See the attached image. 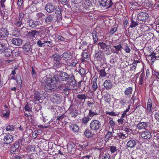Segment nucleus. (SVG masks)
<instances>
[{
    "mask_svg": "<svg viewBox=\"0 0 159 159\" xmlns=\"http://www.w3.org/2000/svg\"><path fill=\"white\" fill-rule=\"evenodd\" d=\"M117 150L118 149L116 146H111L109 147V151H110L111 153H116V154H114L112 156V157L113 159L115 158V157L117 155Z\"/></svg>",
    "mask_w": 159,
    "mask_h": 159,
    "instance_id": "22",
    "label": "nucleus"
},
{
    "mask_svg": "<svg viewBox=\"0 0 159 159\" xmlns=\"http://www.w3.org/2000/svg\"><path fill=\"white\" fill-rule=\"evenodd\" d=\"M100 76L99 77H103L107 75V73L105 72L104 69L100 70L99 73Z\"/></svg>",
    "mask_w": 159,
    "mask_h": 159,
    "instance_id": "45",
    "label": "nucleus"
},
{
    "mask_svg": "<svg viewBox=\"0 0 159 159\" xmlns=\"http://www.w3.org/2000/svg\"><path fill=\"white\" fill-rule=\"evenodd\" d=\"M148 123L145 122H139L137 126V128L139 130L142 129H145L148 127Z\"/></svg>",
    "mask_w": 159,
    "mask_h": 159,
    "instance_id": "18",
    "label": "nucleus"
},
{
    "mask_svg": "<svg viewBox=\"0 0 159 159\" xmlns=\"http://www.w3.org/2000/svg\"><path fill=\"white\" fill-rule=\"evenodd\" d=\"M68 82L69 84L71 86L74 87L76 84V81L75 79V76L73 75H72L69 76L68 79Z\"/></svg>",
    "mask_w": 159,
    "mask_h": 159,
    "instance_id": "20",
    "label": "nucleus"
},
{
    "mask_svg": "<svg viewBox=\"0 0 159 159\" xmlns=\"http://www.w3.org/2000/svg\"><path fill=\"white\" fill-rule=\"evenodd\" d=\"M145 78V74L143 73H142L139 77V84L140 85H142L143 81H144Z\"/></svg>",
    "mask_w": 159,
    "mask_h": 159,
    "instance_id": "35",
    "label": "nucleus"
},
{
    "mask_svg": "<svg viewBox=\"0 0 159 159\" xmlns=\"http://www.w3.org/2000/svg\"><path fill=\"white\" fill-rule=\"evenodd\" d=\"M15 129L14 125L9 124L6 126V130L7 131H13Z\"/></svg>",
    "mask_w": 159,
    "mask_h": 159,
    "instance_id": "42",
    "label": "nucleus"
},
{
    "mask_svg": "<svg viewBox=\"0 0 159 159\" xmlns=\"http://www.w3.org/2000/svg\"><path fill=\"white\" fill-rule=\"evenodd\" d=\"M37 31L35 30L32 31L31 32H29L28 34V35L32 37H34V36L36 34Z\"/></svg>",
    "mask_w": 159,
    "mask_h": 159,
    "instance_id": "50",
    "label": "nucleus"
},
{
    "mask_svg": "<svg viewBox=\"0 0 159 159\" xmlns=\"http://www.w3.org/2000/svg\"><path fill=\"white\" fill-rule=\"evenodd\" d=\"M61 100V98L59 94H56L52 95L51 97V102L54 103L58 104L60 103Z\"/></svg>",
    "mask_w": 159,
    "mask_h": 159,
    "instance_id": "4",
    "label": "nucleus"
},
{
    "mask_svg": "<svg viewBox=\"0 0 159 159\" xmlns=\"http://www.w3.org/2000/svg\"><path fill=\"white\" fill-rule=\"evenodd\" d=\"M87 43L86 41H83L81 46L79 47V49L85 50L86 48H88Z\"/></svg>",
    "mask_w": 159,
    "mask_h": 159,
    "instance_id": "37",
    "label": "nucleus"
},
{
    "mask_svg": "<svg viewBox=\"0 0 159 159\" xmlns=\"http://www.w3.org/2000/svg\"><path fill=\"white\" fill-rule=\"evenodd\" d=\"M52 58L56 62L60 61L61 59V56L57 54H54L52 55Z\"/></svg>",
    "mask_w": 159,
    "mask_h": 159,
    "instance_id": "29",
    "label": "nucleus"
},
{
    "mask_svg": "<svg viewBox=\"0 0 159 159\" xmlns=\"http://www.w3.org/2000/svg\"><path fill=\"white\" fill-rule=\"evenodd\" d=\"M23 23L22 21L17 19L15 21H13L12 23L14 27L17 29L23 27Z\"/></svg>",
    "mask_w": 159,
    "mask_h": 159,
    "instance_id": "9",
    "label": "nucleus"
},
{
    "mask_svg": "<svg viewBox=\"0 0 159 159\" xmlns=\"http://www.w3.org/2000/svg\"><path fill=\"white\" fill-rule=\"evenodd\" d=\"M92 4V2L90 0H83L81 4V6L84 9L88 10L91 7Z\"/></svg>",
    "mask_w": 159,
    "mask_h": 159,
    "instance_id": "7",
    "label": "nucleus"
},
{
    "mask_svg": "<svg viewBox=\"0 0 159 159\" xmlns=\"http://www.w3.org/2000/svg\"><path fill=\"white\" fill-rule=\"evenodd\" d=\"M13 44L16 46H20L22 43V40L21 39L19 38H13L11 40Z\"/></svg>",
    "mask_w": 159,
    "mask_h": 159,
    "instance_id": "21",
    "label": "nucleus"
},
{
    "mask_svg": "<svg viewBox=\"0 0 159 159\" xmlns=\"http://www.w3.org/2000/svg\"><path fill=\"white\" fill-rule=\"evenodd\" d=\"M25 111H31V108L30 106L27 103L25 107Z\"/></svg>",
    "mask_w": 159,
    "mask_h": 159,
    "instance_id": "53",
    "label": "nucleus"
},
{
    "mask_svg": "<svg viewBox=\"0 0 159 159\" xmlns=\"http://www.w3.org/2000/svg\"><path fill=\"white\" fill-rule=\"evenodd\" d=\"M117 58L115 56H111L110 60V63L112 64L115 63L116 61Z\"/></svg>",
    "mask_w": 159,
    "mask_h": 159,
    "instance_id": "57",
    "label": "nucleus"
},
{
    "mask_svg": "<svg viewBox=\"0 0 159 159\" xmlns=\"http://www.w3.org/2000/svg\"><path fill=\"white\" fill-rule=\"evenodd\" d=\"M45 10L49 13L53 12L55 9V7L50 3H48L45 7Z\"/></svg>",
    "mask_w": 159,
    "mask_h": 159,
    "instance_id": "11",
    "label": "nucleus"
},
{
    "mask_svg": "<svg viewBox=\"0 0 159 159\" xmlns=\"http://www.w3.org/2000/svg\"><path fill=\"white\" fill-rule=\"evenodd\" d=\"M38 19H42L45 16L44 14L42 12H39L37 13L36 15Z\"/></svg>",
    "mask_w": 159,
    "mask_h": 159,
    "instance_id": "47",
    "label": "nucleus"
},
{
    "mask_svg": "<svg viewBox=\"0 0 159 159\" xmlns=\"http://www.w3.org/2000/svg\"><path fill=\"white\" fill-rule=\"evenodd\" d=\"M37 44L38 46L39 47H44L45 44L43 42V40L42 41L39 40L37 42Z\"/></svg>",
    "mask_w": 159,
    "mask_h": 159,
    "instance_id": "55",
    "label": "nucleus"
},
{
    "mask_svg": "<svg viewBox=\"0 0 159 159\" xmlns=\"http://www.w3.org/2000/svg\"><path fill=\"white\" fill-rule=\"evenodd\" d=\"M53 16L49 15L45 19V22L48 24H50L52 22L53 19Z\"/></svg>",
    "mask_w": 159,
    "mask_h": 159,
    "instance_id": "25",
    "label": "nucleus"
},
{
    "mask_svg": "<svg viewBox=\"0 0 159 159\" xmlns=\"http://www.w3.org/2000/svg\"><path fill=\"white\" fill-rule=\"evenodd\" d=\"M154 117L157 121L159 122V111L155 112L154 115Z\"/></svg>",
    "mask_w": 159,
    "mask_h": 159,
    "instance_id": "60",
    "label": "nucleus"
},
{
    "mask_svg": "<svg viewBox=\"0 0 159 159\" xmlns=\"http://www.w3.org/2000/svg\"><path fill=\"white\" fill-rule=\"evenodd\" d=\"M3 52L4 56L6 57H10L13 56L12 50L11 49L8 48V46Z\"/></svg>",
    "mask_w": 159,
    "mask_h": 159,
    "instance_id": "19",
    "label": "nucleus"
},
{
    "mask_svg": "<svg viewBox=\"0 0 159 159\" xmlns=\"http://www.w3.org/2000/svg\"><path fill=\"white\" fill-rule=\"evenodd\" d=\"M117 30V28L115 27L111 28L110 31V34H113Z\"/></svg>",
    "mask_w": 159,
    "mask_h": 159,
    "instance_id": "62",
    "label": "nucleus"
},
{
    "mask_svg": "<svg viewBox=\"0 0 159 159\" xmlns=\"http://www.w3.org/2000/svg\"><path fill=\"white\" fill-rule=\"evenodd\" d=\"M15 80H16L17 84L20 86L21 85L22 83V80L20 77L19 76V77H16V78Z\"/></svg>",
    "mask_w": 159,
    "mask_h": 159,
    "instance_id": "58",
    "label": "nucleus"
},
{
    "mask_svg": "<svg viewBox=\"0 0 159 159\" xmlns=\"http://www.w3.org/2000/svg\"><path fill=\"white\" fill-rule=\"evenodd\" d=\"M101 127V123L97 120H92L90 124V129L93 130H97L99 129Z\"/></svg>",
    "mask_w": 159,
    "mask_h": 159,
    "instance_id": "2",
    "label": "nucleus"
},
{
    "mask_svg": "<svg viewBox=\"0 0 159 159\" xmlns=\"http://www.w3.org/2000/svg\"><path fill=\"white\" fill-rule=\"evenodd\" d=\"M147 58L152 62L153 64L156 60V58L155 57V53H152L151 55H148L147 56Z\"/></svg>",
    "mask_w": 159,
    "mask_h": 159,
    "instance_id": "34",
    "label": "nucleus"
},
{
    "mask_svg": "<svg viewBox=\"0 0 159 159\" xmlns=\"http://www.w3.org/2000/svg\"><path fill=\"white\" fill-rule=\"evenodd\" d=\"M63 59L67 63L69 61H70L72 58V56L70 53L67 52H64L62 55Z\"/></svg>",
    "mask_w": 159,
    "mask_h": 159,
    "instance_id": "16",
    "label": "nucleus"
},
{
    "mask_svg": "<svg viewBox=\"0 0 159 159\" xmlns=\"http://www.w3.org/2000/svg\"><path fill=\"white\" fill-rule=\"evenodd\" d=\"M113 84L111 81L109 80H106L104 82L103 85L107 89H110L112 87Z\"/></svg>",
    "mask_w": 159,
    "mask_h": 159,
    "instance_id": "17",
    "label": "nucleus"
},
{
    "mask_svg": "<svg viewBox=\"0 0 159 159\" xmlns=\"http://www.w3.org/2000/svg\"><path fill=\"white\" fill-rule=\"evenodd\" d=\"M152 75L155 80H159V72L154 70L152 73Z\"/></svg>",
    "mask_w": 159,
    "mask_h": 159,
    "instance_id": "40",
    "label": "nucleus"
},
{
    "mask_svg": "<svg viewBox=\"0 0 159 159\" xmlns=\"http://www.w3.org/2000/svg\"><path fill=\"white\" fill-rule=\"evenodd\" d=\"M106 114L109 115L111 116H118V115L119 114V113L118 114H117L116 113H115L113 111H111V112H108L107 111L106 112Z\"/></svg>",
    "mask_w": 159,
    "mask_h": 159,
    "instance_id": "61",
    "label": "nucleus"
},
{
    "mask_svg": "<svg viewBox=\"0 0 159 159\" xmlns=\"http://www.w3.org/2000/svg\"><path fill=\"white\" fill-rule=\"evenodd\" d=\"M136 144V141L135 140L131 139L127 142L126 146L128 148H134Z\"/></svg>",
    "mask_w": 159,
    "mask_h": 159,
    "instance_id": "14",
    "label": "nucleus"
},
{
    "mask_svg": "<svg viewBox=\"0 0 159 159\" xmlns=\"http://www.w3.org/2000/svg\"><path fill=\"white\" fill-rule=\"evenodd\" d=\"M90 120V118L89 116H84L82 119V123L86 125Z\"/></svg>",
    "mask_w": 159,
    "mask_h": 159,
    "instance_id": "31",
    "label": "nucleus"
},
{
    "mask_svg": "<svg viewBox=\"0 0 159 159\" xmlns=\"http://www.w3.org/2000/svg\"><path fill=\"white\" fill-rule=\"evenodd\" d=\"M140 62L138 60H134V62L132 64V65H133V67L132 68H134V69L135 70L136 68V66H137V64L138 63H139Z\"/></svg>",
    "mask_w": 159,
    "mask_h": 159,
    "instance_id": "64",
    "label": "nucleus"
},
{
    "mask_svg": "<svg viewBox=\"0 0 159 159\" xmlns=\"http://www.w3.org/2000/svg\"><path fill=\"white\" fill-rule=\"evenodd\" d=\"M133 90V88L132 87H128L126 88L124 92V93L126 98H129L132 94Z\"/></svg>",
    "mask_w": 159,
    "mask_h": 159,
    "instance_id": "15",
    "label": "nucleus"
},
{
    "mask_svg": "<svg viewBox=\"0 0 159 159\" xmlns=\"http://www.w3.org/2000/svg\"><path fill=\"white\" fill-rule=\"evenodd\" d=\"M115 48V52L114 53L118 54L120 51L122 49V46L121 44H119L117 45L114 46Z\"/></svg>",
    "mask_w": 159,
    "mask_h": 159,
    "instance_id": "32",
    "label": "nucleus"
},
{
    "mask_svg": "<svg viewBox=\"0 0 159 159\" xmlns=\"http://www.w3.org/2000/svg\"><path fill=\"white\" fill-rule=\"evenodd\" d=\"M78 61L76 59H73L71 61H69L66 63L67 65L69 66H75L77 63Z\"/></svg>",
    "mask_w": 159,
    "mask_h": 159,
    "instance_id": "28",
    "label": "nucleus"
},
{
    "mask_svg": "<svg viewBox=\"0 0 159 159\" xmlns=\"http://www.w3.org/2000/svg\"><path fill=\"white\" fill-rule=\"evenodd\" d=\"M138 25V23L137 22H135L133 20H132L129 27L131 28H132L135 27Z\"/></svg>",
    "mask_w": 159,
    "mask_h": 159,
    "instance_id": "48",
    "label": "nucleus"
},
{
    "mask_svg": "<svg viewBox=\"0 0 159 159\" xmlns=\"http://www.w3.org/2000/svg\"><path fill=\"white\" fill-rule=\"evenodd\" d=\"M148 15L146 12H141L138 14V20L142 21L143 22L148 19Z\"/></svg>",
    "mask_w": 159,
    "mask_h": 159,
    "instance_id": "5",
    "label": "nucleus"
},
{
    "mask_svg": "<svg viewBox=\"0 0 159 159\" xmlns=\"http://www.w3.org/2000/svg\"><path fill=\"white\" fill-rule=\"evenodd\" d=\"M84 134L85 136L88 138L91 137L92 135L91 131L89 129H86L84 132Z\"/></svg>",
    "mask_w": 159,
    "mask_h": 159,
    "instance_id": "38",
    "label": "nucleus"
},
{
    "mask_svg": "<svg viewBox=\"0 0 159 159\" xmlns=\"http://www.w3.org/2000/svg\"><path fill=\"white\" fill-rule=\"evenodd\" d=\"M86 50H83V52L82 56L83 58L85 59L88 58L89 57V54L86 51Z\"/></svg>",
    "mask_w": 159,
    "mask_h": 159,
    "instance_id": "52",
    "label": "nucleus"
},
{
    "mask_svg": "<svg viewBox=\"0 0 159 159\" xmlns=\"http://www.w3.org/2000/svg\"><path fill=\"white\" fill-rule=\"evenodd\" d=\"M56 148H57V150H58V154H59L61 155H63V154L62 152L61 151V150L62 148V147L61 146L58 145L56 147Z\"/></svg>",
    "mask_w": 159,
    "mask_h": 159,
    "instance_id": "59",
    "label": "nucleus"
},
{
    "mask_svg": "<svg viewBox=\"0 0 159 159\" xmlns=\"http://www.w3.org/2000/svg\"><path fill=\"white\" fill-rule=\"evenodd\" d=\"M29 26L31 27H34L38 25V22L37 21L30 20L28 22Z\"/></svg>",
    "mask_w": 159,
    "mask_h": 159,
    "instance_id": "26",
    "label": "nucleus"
},
{
    "mask_svg": "<svg viewBox=\"0 0 159 159\" xmlns=\"http://www.w3.org/2000/svg\"><path fill=\"white\" fill-rule=\"evenodd\" d=\"M92 36L94 43H96L98 40L97 33L95 30H93L92 33Z\"/></svg>",
    "mask_w": 159,
    "mask_h": 159,
    "instance_id": "39",
    "label": "nucleus"
},
{
    "mask_svg": "<svg viewBox=\"0 0 159 159\" xmlns=\"http://www.w3.org/2000/svg\"><path fill=\"white\" fill-rule=\"evenodd\" d=\"M7 44L4 43H0V53L3 52L7 48Z\"/></svg>",
    "mask_w": 159,
    "mask_h": 159,
    "instance_id": "33",
    "label": "nucleus"
},
{
    "mask_svg": "<svg viewBox=\"0 0 159 159\" xmlns=\"http://www.w3.org/2000/svg\"><path fill=\"white\" fill-rule=\"evenodd\" d=\"M23 48L25 51L28 52H30L31 51L30 44L28 42L25 43L23 45Z\"/></svg>",
    "mask_w": 159,
    "mask_h": 159,
    "instance_id": "23",
    "label": "nucleus"
},
{
    "mask_svg": "<svg viewBox=\"0 0 159 159\" xmlns=\"http://www.w3.org/2000/svg\"><path fill=\"white\" fill-rule=\"evenodd\" d=\"M70 128L74 132H76L79 130V127L76 124H72L70 126Z\"/></svg>",
    "mask_w": 159,
    "mask_h": 159,
    "instance_id": "30",
    "label": "nucleus"
},
{
    "mask_svg": "<svg viewBox=\"0 0 159 159\" xmlns=\"http://www.w3.org/2000/svg\"><path fill=\"white\" fill-rule=\"evenodd\" d=\"M97 115V113L94 111H93L92 110H89V117H93L94 116H96Z\"/></svg>",
    "mask_w": 159,
    "mask_h": 159,
    "instance_id": "51",
    "label": "nucleus"
},
{
    "mask_svg": "<svg viewBox=\"0 0 159 159\" xmlns=\"http://www.w3.org/2000/svg\"><path fill=\"white\" fill-rule=\"evenodd\" d=\"M69 76L66 72H63L60 73L58 77L59 80L61 81H66L68 80Z\"/></svg>",
    "mask_w": 159,
    "mask_h": 159,
    "instance_id": "10",
    "label": "nucleus"
},
{
    "mask_svg": "<svg viewBox=\"0 0 159 159\" xmlns=\"http://www.w3.org/2000/svg\"><path fill=\"white\" fill-rule=\"evenodd\" d=\"M97 79L95 78L93 79L92 84V89L94 91H96L98 89V87L97 83Z\"/></svg>",
    "mask_w": 159,
    "mask_h": 159,
    "instance_id": "36",
    "label": "nucleus"
},
{
    "mask_svg": "<svg viewBox=\"0 0 159 159\" xmlns=\"http://www.w3.org/2000/svg\"><path fill=\"white\" fill-rule=\"evenodd\" d=\"M110 155L106 152L102 154V159H110Z\"/></svg>",
    "mask_w": 159,
    "mask_h": 159,
    "instance_id": "46",
    "label": "nucleus"
},
{
    "mask_svg": "<svg viewBox=\"0 0 159 159\" xmlns=\"http://www.w3.org/2000/svg\"><path fill=\"white\" fill-rule=\"evenodd\" d=\"M8 34L7 30L4 28L0 29V39H3L6 37Z\"/></svg>",
    "mask_w": 159,
    "mask_h": 159,
    "instance_id": "13",
    "label": "nucleus"
},
{
    "mask_svg": "<svg viewBox=\"0 0 159 159\" xmlns=\"http://www.w3.org/2000/svg\"><path fill=\"white\" fill-rule=\"evenodd\" d=\"M35 147L34 145H29L27 148V150L29 151L32 152L35 150Z\"/></svg>",
    "mask_w": 159,
    "mask_h": 159,
    "instance_id": "49",
    "label": "nucleus"
},
{
    "mask_svg": "<svg viewBox=\"0 0 159 159\" xmlns=\"http://www.w3.org/2000/svg\"><path fill=\"white\" fill-rule=\"evenodd\" d=\"M98 45L103 50L105 51H107L109 49L108 45H106L103 43H99Z\"/></svg>",
    "mask_w": 159,
    "mask_h": 159,
    "instance_id": "24",
    "label": "nucleus"
},
{
    "mask_svg": "<svg viewBox=\"0 0 159 159\" xmlns=\"http://www.w3.org/2000/svg\"><path fill=\"white\" fill-rule=\"evenodd\" d=\"M78 72L82 75L85 74V71L84 69L81 68L79 70Z\"/></svg>",
    "mask_w": 159,
    "mask_h": 159,
    "instance_id": "63",
    "label": "nucleus"
},
{
    "mask_svg": "<svg viewBox=\"0 0 159 159\" xmlns=\"http://www.w3.org/2000/svg\"><path fill=\"white\" fill-rule=\"evenodd\" d=\"M147 109L148 113L151 114L152 109V101L150 99H148L147 103Z\"/></svg>",
    "mask_w": 159,
    "mask_h": 159,
    "instance_id": "27",
    "label": "nucleus"
},
{
    "mask_svg": "<svg viewBox=\"0 0 159 159\" xmlns=\"http://www.w3.org/2000/svg\"><path fill=\"white\" fill-rule=\"evenodd\" d=\"M10 114V111L7 110L5 113H3L2 116L4 119H7L9 117Z\"/></svg>",
    "mask_w": 159,
    "mask_h": 159,
    "instance_id": "44",
    "label": "nucleus"
},
{
    "mask_svg": "<svg viewBox=\"0 0 159 159\" xmlns=\"http://www.w3.org/2000/svg\"><path fill=\"white\" fill-rule=\"evenodd\" d=\"M113 0H110L108 1L107 0H99V4L103 7H107L109 8L111 7L115 2H113Z\"/></svg>",
    "mask_w": 159,
    "mask_h": 159,
    "instance_id": "3",
    "label": "nucleus"
},
{
    "mask_svg": "<svg viewBox=\"0 0 159 159\" xmlns=\"http://www.w3.org/2000/svg\"><path fill=\"white\" fill-rule=\"evenodd\" d=\"M13 140L12 135L11 134H7L5 137L3 141V143L6 144H9L11 143Z\"/></svg>",
    "mask_w": 159,
    "mask_h": 159,
    "instance_id": "8",
    "label": "nucleus"
},
{
    "mask_svg": "<svg viewBox=\"0 0 159 159\" xmlns=\"http://www.w3.org/2000/svg\"><path fill=\"white\" fill-rule=\"evenodd\" d=\"M44 82V88L46 90H52L55 89L56 88L57 80L56 78L52 79L47 78L45 80Z\"/></svg>",
    "mask_w": 159,
    "mask_h": 159,
    "instance_id": "1",
    "label": "nucleus"
},
{
    "mask_svg": "<svg viewBox=\"0 0 159 159\" xmlns=\"http://www.w3.org/2000/svg\"><path fill=\"white\" fill-rule=\"evenodd\" d=\"M20 146V142L16 141L11 146L10 149V152L14 153L16 151L19 152L20 150L19 147Z\"/></svg>",
    "mask_w": 159,
    "mask_h": 159,
    "instance_id": "6",
    "label": "nucleus"
},
{
    "mask_svg": "<svg viewBox=\"0 0 159 159\" xmlns=\"http://www.w3.org/2000/svg\"><path fill=\"white\" fill-rule=\"evenodd\" d=\"M77 98L80 100L82 101L83 100L85 101V99L87 98V97L85 94H78L77 95Z\"/></svg>",
    "mask_w": 159,
    "mask_h": 159,
    "instance_id": "41",
    "label": "nucleus"
},
{
    "mask_svg": "<svg viewBox=\"0 0 159 159\" xmlns=\"http://www.w3.org/2000/svg\"><path fill=\"white\" fill-rule=\"evenodd\" d=\"M141 136L145 139H148L151 138V133L148 130H145L142 132Z\"/></svg>",
    "mask_w": 159,
    "mask_h": 159,
    "instance_id": "12",
    "label": "nucleus"
},
{
    "mask_svg": "<svg viewBox=\"0 0 159 159\" xmlns=\"http://www.w3.org/2000/svg\"><path fill=\"white\" fill-rule=\"evenodd\" d=\"M124 51L127 53H129L130 52L131 49L129 46L128 45H125L124 48Z\"/></svg>",
    "mask_w": 159,
    "mask_h": 159,
    "instance_id": "56",
    "label": "nucleus"
},
{
    "mask_svg": "<svg viewBox=\"0 0 159 159\" xmlns=\"http://www.w3.org/2000/svg\"><path fill=\"white\" fill-rule=\"evenodd\" d=\"M128 134L126 133L124 134L123 133L120 132L118 134V136L121 139H125L127 137Z\"/></svg>",
    "mask_w": 159,
    "mask_h": 159,
    "instance_id": "43",
    "label": "nucleus"
},
{
    "mask_svg": "<svg viewBox=\"0 0 159 159\" xmlns=\"http://www.w3.org/2000/svg\"><path fill=\"white\" fill-rule=\"evenodd\" d=\"M112 135V132H108L105 136L106 140L107 141H108Z\"/></svg>",
    "mask_w": 159,
    "mask_h": 159,
    "instance_id": "54",
    "label": "nucleus"
}]
</instances>
